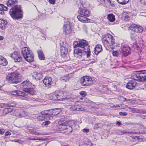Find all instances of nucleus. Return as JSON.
<instances>
[{"instance_id": "obj_55", "label": "nucleus", "mask_w": 146, "mask_h": 146, "mask_svg": "<svg viewBox=\"0 0 146 146\" xmlns=\"http://www.w3.org/2000/svg\"><path fill=\"white\" fill-rule=\"evenodd\" d=\"M15 106V105H14V104H12V105H11V104H10V105H8V106H9V107H14Z\"/></svg>"}, {"instance_id": "obj_18", "label": "nucleus", "mask_w": 146, "mask_h": 146, "mask_svg": "<svg viewBox=\"0 0 146 146\" xmlns=\"http://www.w3.org/2000/svg\"><path fill=\"white\" fill-rule=\"evenodd\" d=\"M82 51H84V50L78 48L75 49L74 50L75 56L79 59L82 56Z\"/></svg>"}, {"instance_id": "obj_31", "label": "nucleus", "mask_w": 146, "mask_h": 146, "mask_svg": "<svg viewBox=\"0 0 146 146\" xmlns=\"http://www.w3.org/2000/svg\"><path fill=\"white\" fill-rule=\"evenodd\" d=\"M21 111V109H17L14 111V115L17 117H20V113Z\"/></svg>"}, {"instance_id": "obj_47", "label": "nucleus", "mask_w": 146, "mask_h": 146, "mask_svg": "<svg viewBox=\"0 0 146 146\" xmlns=\"http://www.w3.org/2000/svg\"><path fill=\"white\" fill-rule=\"evenodd\" d=\"M55 0H49V2L51 4H54L55 3Z\"/></svg>"}, {"instance_id": "obj_35", "label": "nucleus", "mask_w": 146, "mask_h": 146, "mask_svg": "<svg viewBox=\"0 0 146 146\" xmlns=\"http://www.w3.org/2000/svg\"><path fill=\"white\" fill-rule=\"evenodd\" d=\"M26 115V112L23 109H21V111L20 113V117H25Z\"/></svg>"}, {"instance_id": "obj_23", "label": "nucleus", "mask_w": 146, "mask_h": 146, "mask_svg": "<svg viewBox=\"0 0 146 146\" xmlns=\"http://www.w3.org/2000/svg\"><path fill=\"white\" fill-rule=\"evenodd\" d=\"M7 21L2 19H0V28L3 30L4 29L7 25Z\"/></svg>"}, {"instance_id": "obj_10", "label": "nucleus", "mask_w": 146, "mask_h": 146, "mask_svg": "<svg viewBox=\"0 0 146 146\" xmlns=\"http://www.w3.org/2000/svg\"><path fill=\"white\" fill-rule=\"evenodd\" d=\"M80 7H78L79 10L78 11V13L80 15L85 17H88L90 15V11H89L86 8L84 7L81 3H80Z\"/></svg>"}, {"instance_id": "obj_20", "label": "nucleus", "mask_w": 146, "mask_h": 146, "mask_svg": "<svg viewBox=\"0 0 146 146\" xmlns=\"http://www.w3.org/2000/svg\"><path fill=\"white\" fill-rule=\"evenodd\" d=\"M84 16L81 15H79L77 16V18L79 20L83 23H88L90 22V19H88Z\"/></svg>"}, {"instance_id": "obj_24", "label": "nucleus", "mask_w": 146, "mask_h": 146, "mask_svg": "<svg viewBox=\"0 0 146 146\" xmlns=\"http://www.w3.org/2000/svg\"><path fill=\"white\" fill-rule=\"evenodd\" d=\"M7 63V61L5 58L2 56H0V64L6 66Z\"/></svg>"}, {"instance_id": "obj_63", "label": "nucleus", "mask_w": 146, "mask_h": 146, "mask_svg": "<svg viewBox=\"0 0 146 146\" xmlns=\"http://www.w3.org/2000/svg\"><path fill=\"white\" fill-rule=\"evenodd\" d=\"M107 1L109 3H111V1L110 0H107Z\"/></svg>"}, {"instance_id": "obj_11", "label": "nucleus", "mask_w": 146, "mask_h": 146, "mask_svg": "<svg viewBox=\"0 0 146 146\" xmlns=\"http://www.w3.org/2000/svg\"><path fill=\"white\" fill-rule=\"evenodd\" d=\"M90 77L87 76H84L80 78V82L82 86H89L91 83V81Z\"/></svg>"}, {"instance_id": "obj_36", "label": "nucleus", "mask_w": 146, "mask_h": 146, "mask_svg": "<svg viewBox=\"0 0 146 146\" xmlns=\"http://www.w3.org/2000/svg\"><path fill=\"white\" fill-rule=\"evenodd\" d=\"M29 81L28 80H27L26 81H23L22 83H21V85L22 86H28L29 84Z\"/></svg>"}, {"instance_id": "obj_56", "label": "nucleus", "mask_w": 146, "mask_h": 146, "mask_svg": "<svg viewBox=\"0 0 146 146\" xmlns=\"http://www.w3.org/2000/svg\"><path fill=\"white\" fill-rule=\"evenodd\" d=\"M116 123L119 125H120L121 124V123L120 121H117V122Z\"/></svg>"}, {"instance_id": "obj_30", "label": "nucleus", "mask_w": 146, "mask_h": 146, "mask_svg": "<svg viewBox=\"0 0 146 146\" xmlns=\"http://www.w3.org/2000/svg\"><path fill=\"white\" fill-rule=\"evenodd\" d=\"M143 28L141 26L137 25V27L135 29V31L138 33H141L143 31Z\"/></svg>"}, {"instance_id": "obj_45", "label": "nucleus", "mask_w": 146, "mask_h": 146, "mask_svg": "<svg viewBox=\"0 0 146 146\" xmlns=\"http://www.w3.org/2000/svg\"><path fill=\"white\" fill-rule=\"evenodd\" d=\"M31 133L33 134H35L37 135H38L41 134H40V133L34 131H33Z\"/></svg>"}, {"instance_id": "obj_21", "label": "nucleus", "mask_w": 146, "mask_h": 146, "mask_svg": "<svg viewBox=\"0 0 146 146\" xmlns=\"http://www.w3.org/2000/svg\"><path fill=\"white\" fill-rule=\"evenodd\" d=\"M23 92L29 94L30 95H33L35 94V91L34 88H25L23 89Z\"/></svg>"}, {"instance_id": "obj_52", "label": "nucleus", "mask_w": 146, "mask_h": 146, "mask_svg": "<svg viewBox=\"0 0 146 146\" xmlns=\"http://www.w3.org/2000/svg\"><path fill=\"white\" fill-rule=\"evenodd\" d=\"M7 109H8V112H13V110L12 109L10 108H7Z\"/></svg>"}, {"instance_id": "obj_51", "label": "nucleus", "mask_w": 146, "mask_h": 146, "mask_svg": "<svg viewBox=\"0 0 146 146\" xmlns=\"http://www.w3.org/2000/svg\"><path fill=\"white\" fill-rule=\"evenodd\" d=\"M4 11L3 10H0V14L1 15H3L4 13Z\"/></svg>"}, {"instance_id": "obj_39", "label": "nucleus", "mask_w": 146, "mask_h": 146, "mask_svg": "<svg viewBox=\"0 0 146 146\" xmlns=\"http://www.w3.org/2000/svg\"><path fill=\"white\" fill-rule=\"evenodd\" d=\"M131 38L133 40H135L137 38V36L135 34H132L131 35Z\"/></svg>"}, {"instance_id": "obj_43", "label": "nucleus", "mask_w": 146, "mask_h": 146, "mask_svg": "<svg viewBox=\"0 0 146 146\" xmlns=\"http://www.w3.org/2000/svg\"><path fill=\"white\" fill-rule=\"evenodd\" d=\"M80 94L83 97L85 96L86 94V92L84 91H82L80 92Z\"/></svg>"}, {"instance_id": "obj_41", "label": "nucleus", "mask_w": 146, "mask_h": 146, "mask_svg": "<svg viewBox=\"0 0 146 146\" xmlns=\"http://www.w3.org/2000/svg\"><path fill=\"white\" fill-rule=\"evenodd\" d=\"M50 123V122L48 121H46L42 123V125H44L45 127H47V126Z\"/></svg>"}, {"instance_id": "obj_61", "label": "nucleus", "mask_w": 146, "mask_h": 146, "mask_svg": "<svg viewBox=\"0 0 146 146\" xmlns=\"http://www.w3.org/2000/svg\"><path fill=\"white\" fill-rule=\"evenodd\" d=\"M121 98L123 99V101H125L126 100V99L125 98L123 97H122Z\"/></svg>"}, {"instance_id": "obj_44", "label": "nucleus", "mask_w": 146, "mask_h": 146, "mask_svg": "<svg viewBox=\"0 0 146 146\" xmlns=\"http://www.w3.org/2000/svg\"><path fill=\"white\" fill-rule=\"evenodd\" d=\"M119 114L121 115L124 116L127 115V114L126 112H119Z\"/></svg>"}, {"instance_id": "obj_40", "label": "nucleus", "mask_w": 146, "mask_h": 146, "mask_svg": "<svg viewBox=\"0 0 146 146\" xmlns=\"http://www.w3.org/2000/svg\"><path fill=\"white\" fill-rule=\"evenodd\" d=\"M119 52L117 51L113 50L112 54L113 56L117 57L119 55Z\"/></svg>"}, {"instance_id": "obj_17", "label": "nucleus", "mask_w": 146, "mask_h": 146, "mask_svg": "<svg viewBox=\"0 0 146 146\" xmlns=\"http://www.w3.org/2000/svg\"><path fill=\"white\" fill-rule=\"evenodd\" d=\"M121 52L125 56H127L130 53V48L127 45L123 46L121 48Z\"/></svg>"}, {"instance_id": "obj_3", "label": "nucleus", "mask_w": 146, "mask_h": 146, "mask_svg": "<svg viewBox=\"0 0 146 146\" xmlns=\"http://www.w3.org/2000/svg\"><path fill=\"white\" fill-rule=\"evenodd\" d=\"M88 44V42L85 40H82L78 42H76L74 44V48L80 47L82 49V50L86 54L87 57L88 58L90 56V46H87Z\"/></svg>"}, {"instance_id": "obj_57", "label": "nucleus", "mask_w": 146, "mask_h": 146, "mask_svg": "<svg viewBox=\"0 0 146 146\" xmlns=\"http://www.w3.org/2000/svg\"><path fill=\"white\" fill-rule=\"evenodd\" d=\"M31 140H41V139L40 138H39V139H31Z\"/></svg>"}, {"instance_id": "obj_22", "label": "nucleus", "mask_w": 146, "mask_h": 146, "mask_svg": "<svg viewBox=\"0 0 146 146\" xmlns=\"http://www.w3.org/2000/svg\"><path fill=\"white\" fill-rule=\"evenodd\" d=\"M102 47L101 45L98 44L96 45L94 48V52L93 54L95 53V55L97 56V55L102 50Z\"/></svg>"}, {"instance_id": "obj_25", "label": "nucleus", "mask_w": 146, "mask_h": 146, "mask_svg": "<svg viewBox=\"0 0 146 146\" xmlns=\"http://www.w3.org/2000/svg\"><path fill=\"white\" fill-rule=\"evenodd\" d=\"M17 2V0H9L7 3V5L8 7L14 5Z\"/></svg>"}, {"instance_id": "obj_37", "label": "nucleus", "mask_w": 146, "mask_h": 146, "mask_svg": "<svg viewBox=\"0 0 146 146\" xmlns=\"http://www.w3.org/2000/svg\"><path fill=\"white\" fill-rule=\"evenodd\" d=\"M0 10L7 11V8L3 4H0Z\"/></svg>"}, {"instance_id": "obj_14", "label": "nucleus", "mask_w": 146, "mask_h": 146, "mask_svg": "<svg viewBox=\"0 0 146 146\" xmlns=\"http://www.w3.org/2000/svg\"><path fill=\"white\" fill-rule=\"evenodd\" d=\"M132 76L133 74L132 75L131 77L133 80H129L126 85V88L129 90L134 88L137 84V82L135 81L137 80L132 78Z\"/></svg>"}, {"instance_id": "obj_2", "label": "nucleus", "mask_w": 146, "mask_h": 146, "mask_svg": "<svg viewBox=\"0 0 146 146\" xmlns=\"http://www.w3.org/2000/svg\"><path fill=\"white\" fill-rule=\"evenodd\" d=\"M23 79L22 76L18 72H14L8 74L6 77L7 80L10 83L18 84Z\"/></svg>"}, {"instance_id": "obj_49", "label": "nucleus", "mask_w": 146, "mask_h": 146, "mask_svg": "<svg viewBox=\"0 0 146 146\" xmlns=\"http://www.w3.org/2000/svg\"><path fill=\"white\" fill-rule=\"evenodd\" d=\"M130 19V17L128 15H126L125 17V21H128Z\"/></svg>"}, {"instance_id": "obj_27", "label": "nucleus", "mask_w": 146, "mask_h": 146, "mask_svg": "<svg viewBox=\"0 0 146 146\" xmlns=\"http://www.w3.org/2000/svg\"><path fill=\"white\" fill-rule=\"evenodd\" d=\"M108 19L111 22H113L115 20L114 15L113 14H109L108 15Z\"/></svg>"}, {"instance_id": "obj_16", "label": "nucleus", "mask_w": 146, "mask_h": 146, "mask_svg": "<svg viewBox=\"0 0 146 146\" xmlns=\"http://www.w3.org/2000/svg\"><path fill=\"white\" fill-rule=\"evenodd\" d=\"M11 56L14 59L15 62H20L22 61V57L18 53L16 52H14L12 53Z\"/></svg>"}, {"instance_id": "obj_58", "label": "nucleus", "mask_w": 146, "mask_h": 146, "mask_svg": "<svg viewBox=\"0 0 146 146\" xmlns=\"http://www.w3.org/2000/svg\"><path fill=\"white\" fill-rule=\"evenodd\" d=\"M3 39V37L2 36H0V40H2Z\"/></svg>"}, {"instance_id": "obj_60", "label": "nucleus", "mask_w": 146, "mask_h": 146, "mask_svg": "<svg viewBox=\"0 0 146 146\" xmlns=\"http://www.w3.org/2000/svg\"><path fill=\"white\" fill-rule=\"evenodd\" d=\"M11 141L12 142H17L18 141L17 140H11Z\"/></svg>"}, {"instance_id": "obj_62", "label": "nucleus", "mask_w": 146, "mask_h": 146, "mask_svg": "<svg viewBox=\"0 0 146 146\" xmlns=\"http://www.w3.org/2000/svg\"><path fill=\"white\" fill-rule=\"evenodd\" d=\"M96 79L95 78H94V77L92 78V80H95Z\"/></svg>"}, {"instance_id": "obj_33", "label": "nucleus", "mask_w": 146, "mask_h": 146, "mask_svg": "<svg viewBox=\"0 0 146 146\" xmlns=\"http://www.w3.org/2000/svg\"><path fill=\"white\" fill-rule=\"evenodd\" d=\"M69 79L70 78L69 77V76L67 75H64L61 78L62 80L64 81L65 82L68 81Z\"/></svg>"}, {"instance_id": "obj_12", "label": "nucleus", "mask_w": 146, "mask_h": 146, "mask_svg": "<svg viewBox=\"0 0 146 146\" xmlns=\"http://www.w3.org/2000/svg\"><path fill=\"white\" fill-rule=\"evenodd\" d=\"M12 94L15 96H22L25 98L27 100H29L30 98L28 97V95L24 92L19 90H14L12 92Z\"/></svg>"}, {"instance_id": "obj_38", "label": "nucleus", "mask_w": 146, "mask_h": 146, "mask_svg": "<svg viewBox=\"0 0 146 146\" xmlns=\"http://www.w3.org/2000/svg\"><path fill=\"white\" fill-rule=\"evenodd\" d=\"M137 27V25L135 24H133L131 25L130 27V29L131 30H133L135 31V30L136 28Z\"/></svg>"}, {"instance_id": "obj_5", "label": "nucleus", "mask_w": 146, "mask_h": 146, "mask_svg": "<svg viewBox=\"0 0 146 146\" xmlns=\"http://www.w3.org/2000/svg\"><path fill=\"white\" fill-rule=\"evenodd\" d=\"M21 53L24 58L26 61L29 62L33 61L34 54L29 48L27 47L22 48Z\"/></svg>"}, {"instance_id": "obj_29", "label": "nucleus", "mask_w": 146, "mask_h": 146, "mask_svg": "<svg viewBox=\"0 0 146 146\" xmlns=\"http://www.w3.org/2000/svg\"><path fill=\"white\" fill-rule=\"evenodd\" d=\"M63 99H64L65 101L68 102H75L76 101V99L74 98H66L65 97L64 95V98L63 99Z\"/></svg>"}, {"instance_id": "obj_4", "label": "nucleus", "mask_w": 146, "mask_h": 146, "mask_svg": "<svg viewBox=\"0 0 146 146\" xmlns=\"http://www.w3.org/2000/svg\"><path fill=\"white\" fill-rule=\"evenodd\" d=\"M9 14L13 19H19L22 18L23 15L20 6L15 5L14 7L11 8L10 10Z\"/></svg>"}, {"instance_id": "obj_46", "label": "nucleus", "mask_w": 146, "mask_h": 146, "mask_svg": "<svg viewBox=\"0 0 146 146\" xmlns=\"http://www.w3.org/2000/svg\"><path fill=\"white\" fill-rule=\"evenodd\" d=\"M3 112L4 113L7 114L9 113L8 109H5L3 110Z\"/></svg>"}, {"instance_id": "obj_7", "label": "nucleus", "mask_w": 146, "mask_h": 146, "mask_svg": "<svg viewBox=\"0 0 146 146\" xmlns=\"http://www.w3.org/2000/svg\"><path fill=\"white\" fill-rule=\"evenodd\" d=\"M65 93V92L60 91L54 94H52L50 95L49 98L50 100H53L54 101L61 100L64 98V94Z\"/></svg>"}, {"instance_id": "obj_26", "label": "nucleus", "mask_w": 146, "mask_h": 146, "mask_svg": "<svg viewBox=\"0 0 146 146\" xmlns=\"http://www.w3.org/2000/svg\"><path fill=\"white\" fill-rule=\"evenodd\" d=\"M34 77L36 79L40 80L42 77V74L41 73L34 72Z\"/></svg>"}, {"instance_id": "obj_64", "label": "nucleus", "mask_w": 146, "mask_h": 146, "mask_svg": "<svg viewBox=\"0 0 146 146\" xmlns=\"http://www.w3.org/2000/svg\"><path fill=\"white\" fill-rule=\"evenodd\" d=\"M2 89V87L1 86H0V91Z\"/></svg>"}, {"instance_id": "obj_34", "label": "nucleus", "mask_w": 146, "mask_h": 146, "mask_svg": "<svg viewBox=\"0 0 146 146\" xmlns=\"http://www.w3.org/2000/svg\"><path fill=\"white\" fill-rule=\"evenodd\" d=\"M61 53L62 55H65L67 53V51L66 50L64 47L61 48L60 50Z\"/></svg>"}, {"instance_id": "obj_15", "label": "nucleus", "mask_w": 146, "mask_h": 146, "mask_svg": "<svg viewBox=\"0 0 146 146\" xmlns=\"http://www.w3.org/2000/svg\"><path fill=\"white\" fill-rule=\"evenodd\" d=\"M70 23V22L68 21L64 25V31L66 35L72 32L71 26Z\"/></svg>"}, {"instance_id": "obj_42", "label": "nucleus", "mask_w": 146, "mask_h": 146, "mask_svg": "<svg viewBox=\"0 0 146 146\" xmlns=\"http://www.w3.org/2000/svg\"><path fill=\"white\" fill-rule=\"evenodd\" d=\"M127 133L128 134L131 133H132V132H126L125 131H119V134L120 135H121L124 133Z\"/></svg>"}, {"instance_id": "obj_48", "label": "nucleus", "mask_w": 146, "mask_h": 146, "mask_svg": "<svg viewBox=\"0 0 146 146\" xmlns=\"http://www.w3.org/2000/svg\"><path fill=\"white\" fill-rule=\"evenodd\" d=\"M11 135V133L9 131H7L5 133V136L10 135Z\"/></svg>"}, {"instance_id": "obj_28", "label": "nucleus", "mask_w": 146, "mask_h": 146, "mask_svg": "<svg viewBox=\"0 0 146 146\" xmlns=\"http://www.w3.org/2000/svg\"><path fill=\"white\" fill-rule=\"evenodd\" d=\"M37 53L38 57L40 60H43L44 59V56L42 51L38 50L37 51Z\"/></svg>"}, {"instance_id": "obj_8", "label": "nucleus", "mask_w": 146, "mask_h": 146, "mask_svg": "<svg viewBox=\"0 0 146 146\" xmlns=\"http://www.w3.org/2000/svg\"><path fill=\"white\" fill-rule=\"evenodd\" d=\"M106 39L103 38L104 42L103 43L106 44L107 46H110V48H113L115 44V39H113L112 35L110 34H107L106 36Z\"/></svg>"}, {"instance_id": "obj_13", "label": "nucleus", "mask_w": 146, "mask_h": 146, "mask_svg": "<svg viewBox=\"0 0 146 146\" xmlns=\"http://www.w3.org/2000/svg\"><path fill=\"white\" fill-rule=\"evenodd\" d=\"M66 108H68L71 111H83L84 109L80 105H75L73 106H71L70 105L67 104L66 105Z\"/></svg>"}, {"instance_id": "obj_32", "label": "nucleus", "mask_w": 146, "mask_h": 146, "mask_svg": "<svg viewBox=\"0 0 146 146\" xmlns=\"http://www.w3.org/2000/svg\"><path fill=\"white\" fill-rule=\"evenodd\" d=\"M118 2L122 5H125L127 3L129 0H117Z\"/></svg>"}, {"instance_id": "obj_53", "label": "nucleus", "mask_w": 146, "mask_h": 146, "mask_svg": "<svg viewBox=\"0 0 146 146\" xmlns=\"http://www.w3.org/2000/svg\"><path fill=\"white\" fill-rule=\"evenodd\" d=\"M4 133V132L2 131L1 129H0V134H3Z\"/></svg>"}, {"instance_id": "obj_59", "label": "nucleus", "mask_w": 146, "mask_h": 146, "mask_svg": "<svg viewBox=\"0 0 146 146\" xmlns=\"http://www.w3.org/2000/svg\"><path fill=\"white\" fill-rule=\"evenodd\" d=\"M113 107H115V108H117V107H120V106H119L118 105H117L116 106L114 105L113 106Z\"/></svg>"}, {"instance_id": "obj_6", "label": "nucleus", "mask_w": 146, "mask_h": 146, "mask_svg": "<svg viewBox=\"0 0 146 146\" xmlns=\"http://www.w3.org/2000/svg\"><path fill=\"white\" fill-rule=\"evenodd\" d=\"M144 72L141 73L133 74L132 78L139 82H146V70L142 71Z\"/></svg>"}, {"instance_id": "obj_9", "label": "nucleus", "mask_w": 146, "mask_h": 146, "mask_svg": "<svg viewBox=\"0 0 146 146\" xmlns=\"http://www.w3.org/2000/svg\"><path fill=\"white\" fill-rule=\"evenodd\" d=\"M58 124L60 125L64 126H68L71 128L76 127V125L75 124L73 121H70L67 122L64 119H61L58 122Z\"/></svg>"}, {"instance_id": "obj_1", "label": "nucleus", "mask_w": 146, "mask_h": 146, "mask_svg": "<svg viewBox=\"0 0 146 146\" xmlns=\"http://www.w3.org/2000/svg\"><path fill=\"white\" fill-rule=\"evenodd\" d=\"M55 110H48L42 111L41 115L38 116L37 118L39 121H43L48 120L52 119L53 115H55L58 114Z\"/></svg>"}, {"instance_id": "obj_54", "label": "nucleus", "mask_w": 146, "mask_h": 146, "mask_svg": "<svg viewBox=\"0 0 146 146\" xmlns=\"http://www.w3.org/2000/svg\"><path fill=\"white\" fill-rule=\"evenodd\" d=\"M140 112L143 113H146V111H143L142 110H141Z\"/></svg>"}, {"instance_id": "obj_50", "label": "nucleus", "mask_w": 146, "mask_h": 146, "mask_svg": "<svg viewBox=\"0 0 146 146\" xmlns=\"http://www.w3.org/2000/svg\"><path fill=\"white\" fill-rule=\"evenodd\" d=\"M82 130L84 132H87L89 131V129H84Z\"/></svg>"}, {"instance_id": "obj_19", "label": "nucleus", "mask_w": 146, "mask_h": 146, "mask_svg": "<svg viewBox=\"0 0 146 146\" xmlns=\"http://www.w3.org/2000/svg\"><path fill=\"white\" fill-rule=\"evenodd\" d=\"M52 80L51 78L46 77L43 80V82L45 86L48 87H50L51 84Z\"/></svg>"}]
</instances>
